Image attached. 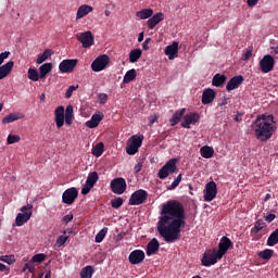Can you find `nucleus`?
Listing matches in <instances>:
<instances>
[{"instance_id":"nucleus-1","label":"nucleus","mask_w":278,"mask_h":278,"mask_svg":"<svg viewBox=\"0 0 278 278\" xmlns=\"http://www.w3.org/2000/svg\"><path fill=\"white\" fill-rule=\"evenodd\" d=\"M184 227H186V208L184 204L176 200L164 203L157 223L160 236L163 237L167 244H173V242L179 240L181 228Z\"/></svg>"},{"instance_id":"nucleus-2","label":"nucleus","mask_w":278,"mask_h":278,"mask_svg":"<svg viewBox=\"0 0 278 278\" xmlns=\"http://www.w3.org/2000/svg\"><path fill=\"white\" fill-rule=\"evenodd\" d=\"M252 129L261 142H266V140H270L273 138V134H275V116L273 114L269 115H260L252 124Z\"/></svg>"},{"instance_id":"nucleus-3","label":"nucleus","mask_w":278,"mask_h":278,"mask_svg":"<svg viewBox=\"0 0 278 278\" xmlns=\"http://www.w3.org/2000/svg\"><path fill=\"white\" fill-rule=\"evenodd\" d=\"M54 116H55V123L58 129L64 127V118L66 125H73V105H67L65 109V114H64V106H59L54 111Z\"/></svg>"},{"instance_id":"nucleus-4","label":"nucleus","mask_w":278,"mask_h":278,"mask_svg":"<svg viewBox=\"0 0 278 278\" xmlns=\"http://www.w3.org/2000/svg\"><path fill=\"white\" fill-rule=\"evenodd\" d=\"M34 205L33 204H26L21 207L20 212L15 217V225L16 227H23L25 223H29L31 215L34 214L33 212Z\"/></svg>"},{"instance_id":"nucleus-5","label":"nucleus","mask_w":278,"mask_h":278,"mask_svg":"<svg viewBox=\"0 0 278 278\" xmlns=\"http://www.w3.org/2000/svg\"><path fill=\"white\" fill-rule=\"evenodd\" d=\"M147 199H149V192L144 189H139L130 195L128 204L142 205V203H147Z\"/></svg>"},{"instance_id":"nucleus-6","label":"nucleus","mask_w":278,"mask_h":278,"mask_svg":"<svg viewBox=\"0 0 278 278\" xmlns=\"http://www.w3.org/2000/svg\"><path fill=\"white\" fill-rule=\"evenodd\" d=\"M177 170V159H170L157 173L160 179H166L168 175Z\"/></svg>"},{"instance_id":"nucleus-7","label":"nucleus","mask_w":278,"mask_h":278,"mask_svg":"<svg viewBox=\"0 0 278 278\" xmlns=\"http://www.w3.org/2000/svg\"><path fill=\"white\" fill-rule=\"evenodd\" d=\"M108 64H110V56L102 54L91 63V71H93V73H101V71H105Z\"/></svg>"},{"instance_id":"nucleus-8","label":"nucleus","mask_w":278,"mask_h":278,"mask_svg":"<svg viewBox=\"0 0 278 278\" xmlns=\"http://www.w3.org/2000/svg\"><path fill=\"white\" fill-rule=\"evenodd\" d=\"M77 197H79L77 188H68L62 194V202L65 203V205H73Z\"/></svg>"},{"instance_id":"nucleus-9","label":"nucleus","mask_w":278,"mask_h":278,"mask_svg":"<svg viewBox=\"0 0 278 278\" xmlns=\"http://www.w3.org/2000/svg\"><path fill=\"white\" fill-rule=\"evenodd\" d=\"M111 190L114 194H125L127 181L125 178H115L111 181Z\"/></svg>"},{"instance_id":"nucleus-10","label":"nucleus","mask_w":278,"mask_h":278,"mask_svg":"<svg viewBox=\"0 0 278 278\" xmlns=\"http://www.w3.org/2000/svg\"><path fill=\"white\" fill-rule=\"evenodd\" d=\"M204 194V201L211 202L216 199V194H218V188L216 187V184L214 181H210L205 185V189L203 191Z\"/></svg>"},{"instance_id":"nucleus-11","label":"nucleus","mask_w":278,"mask_h":278,"mask_svg":"<svg viewBox=\"0 0 278 278\" xmlns=\"http://www.w3.org/2000/svg\"><path fill=\"white\" fill-rule=\"evenodd\" d=\"M76 39L78 42H81L84 49H88V47H92L94 45V37L90 30L77 34Z\"/></svg>"},{"instance_id":"nucleus-12","label":"nucleus","mask_w":278,"mask_h":278,"mask_svg":"<svg viewBox=\"0 0 278 278\" xmlns=\"http://www.w3.org/2000/svg\"><path fill=\"white\" fill-rule=\"evenodd\" d=\"M275 68V58L270 54H266L260 61V70L262 73H270Z\"/></svg>"},{"instance_id":"nucleus-13","label":"nucleus","mask_w":278,"mask_h":278,"mask_svg":"<svg viewBox=\"0 0 278 278\" xmlns=\"http://www.w3.org/2000/svg\"><path fill=\"white\" fill-rule=\"evenodd\" d=\"M231 239L227 237H223L218 243V250H215L217 252L218 260H223V256L229 251V248L232 247Z\"/></svg>"},{"instance_id":"nucleus-14","label":"nucleus","mask_w":278,"mask_h":278,"mask_svg":"<svg viewBox=\"0 0 278 278\" xmlns=\"http://www.w3.org/2000/svg\"><path fill=\"white\" fill-rule=\"evenodd\" d=\"M218 252L216 250L204 253L202 257V266H214L218 262Z\"/></svg>"},{"instance_id":"nucleus-15","label":"nucleus","mask_w":278,"mask_h":278,"mask_svg":"<svg viewBox=\"0 0 278 278\" xmlns=\"http://www.w3.org/2000/svg\"><path fill=\"white\" fill-rule=\"evenodd\" d=\"M200 118L201 115H199V113L187 114L184 116L181 127H184L185 129H190V126L199 123Z\"/></svg>"},{"instance_id":"nucleus-16","label":"nucleus","mask_w":278,"mask_h":278,"mask_svg":"<svg viewBox=\"0 0 278 278\" xmlns=\"http://www.w3.org/2000/svg\"><path fill=\"white\" fill-rule=\"evenodd\" d=\"M77 59L63 60L59 65V70L62 73H73V71H75V66H77Z\"/></svg>"},{"instance_id":"nucleus-17","label":"nucleus","mask_w":278,"mask_h":278,"mask_svg":"<svg viewBox=\"0 0 278 278\" xmlns=\"http://www.w3.org/2000/svg\"><path fill=\"white\" fill-rule=\"evenodd\" d=\"M244 81V77L242 75L233 76L226 85V90L231 92V90H236L240 88Z\"/></svg>"},{"instance_id":"nucleus-18","label":"nucleus","mask_w":278,"mask_h":278,"mask_svg":"<svg viewBox=\"0 0 278 278\" xmlns=\"http://www.w3.org/2000/svg\"><path fill=\"white\" fill-rule=\"evenodd\" d=\"M164 52L168 60H175V58L179 55V42L174 41L172 45L165 48Z\"/></svg>"},{"instance_id":"nucleus-19","label":"nucleus","mask_w":278,"mask_h":278,"mask_svg":"<svg viewBox=\"0 0 278 278\" xmlns=\"http://www.w3.org/2000/svg\"><path fill=\"white\" fill-rule=\"evenodd\" d=\"M128 261L132 265L140 264L141 262H144V251L134 250L132 252H130V254L128 256Z\"/></svg>"},{"instance_id":"nucleus-20","label":"nucleus","mask_w":278,"mask_h":278,"mask_svg":"<svg viewBox=\"0 0 278 278\" xmlns=\"http://www.w3.org/2000/svg\"><path fill=\"white\" fill-rule=\"evenodd\" d=\"M216 99V91L212 88L204 89L202 93V104L203 105H210V103H213Z\"/></svg>"},{"instance_id":"nucleus-21","label":"nucleus","mask_w":278,"mask_h":278,"mask_svg":"<svg viewBox=\"0 0 278 278\" xmlns=\"http://www.w3.org/2000/svg\"><path fill=\"white\" fill-rule=\"evenodd\" d=\"M102 121H103V114L96 113L91 116L90 121L86 122V127H88L89 129H94L99 127V123H101Z\"/></svg>"},{"instance_id":"nucleus-22","label":"nucleus","mask_w":278,"mask_h":278,"mask_svg":"<svg viewBox=\"0 0 278 278\" xmlns=\"http://www.w3.org/2000/svg\"><path fill=\"white\" fill-rule=\"evenodd\" d=\"M160 251V241L156 238H153L147 245L146 253L147 255H155Z\"/></svg>"},{"instance_id":"nucleus-23","label":"nucleus","mask_w":278,"mask_h":278,"mask_svg":"<svg viewBox=\"0 0 278 278\" xmlns=\"http://www.w3.org/2000/svg\"><path fill=\"white\" fill-rule=\"evenodd\" d=\"M164 21V13L159 12L148 20L149 29H155L156 25H160Z\"/></svg>"},{"instance_id":"nucleus-24","label":"nucleus","mask_w":278,"mask_h":278,"mask_svg":"<svg viewBox=\"0 0 278 278\" xmlns=\"http://www.w3.org/2000/svg\"><path fill=\"white\" fill-rule=\"evenodd\" d=\"M93 10L94 9L88 4L80 5L76 13V21L84 18V16H88V14H90V12H92Z\"/></svg>"},{"instance_id":"nucleus-25","label":"nucleus","mask_w":278,"mask_h":278,"mask_svg":"<svg viewBox=\"0 0 278 278\" xmlns=\"http://www.w3.org/2000/svg\"><path fill=\"white\" fill-rule=\"evenodd\" d=\"M12 68H14V61H9L4 65H0V79H5V76L12 73Z\"/></svg>"},{"instance_id":"nucleus-26","label":"nucleus","mask_w":278,"mask_h":278,"mask_svg":"<svg viewBox=\"0 0 278 278\" xmlns=\"http://www.w3.org/2000/svg\"><path fill=\"white\" fill-rule=\"evenodd\" d=\"M20 118H25V115L23 113H11L2 119V125H10V123L20 121Z\"/></svg>"},{"instance_id":"nucleus-27","label":"nucleus","mask_w":278,"mask_h":278,"mask_svg":"<svg viewBox=\"0 0 278 278\" xmlns=\"http://www.w3.org/2000/svg\"><path fill=\"white\" fill-rule=\"evenodd\" d=\"M184 114H186V109H181L175 112V114L169 119L172 127H175V125H178L181 118H184Z\"/></svg>"},{"instance_id":"nucleus-28","label":"nucleus","mask_w":278,"mask_h":278,"mask_svg":"<svg viewBox=\"0 0 278 278\" xmlns=\"http://www.w3.org/2000/svg\"><path fill=\"white\" fill-rule=\"evenodd\" d=\"M53 70L52 63H45L39 67V77L40 79H45L49 73Z\"/></svg>"},{"instance_id":"nucleus-29","label":"nucleus","mask_w":278,"mask_h":278,"mask_svg":"<svg viewBox=\"0 0 278 278\" xmlns=\"http://www.w3.org/2000/svg\"><path fill=\"white\" fill-rule=\"evenodd\" d=\"M53 55V51L51 49H46L42 53L37 55L36 63L37 64H42V62H47L49 58Z\"/></svg>"},{"instance_id":"nucleus-30","label":"nucleus","mask_w":278,"mask_h":278,"mask_svg":"<svg viewBox=\"0 0 278 278\" xmlns=\"http://www.w3.org/2000/svg\"><path fill=\"white\" fill-rule=\"evenodd\" d=\"M142 58V50L141 49H132L129 52V63L136 64Z\"/></svg>"},{"instance_id":"nucleus-31","label":"nucleus","mask_w":278,"mask_h":278,"mask_svg":"<svg viewBox=\"0 0 278 278\" xmlns=\"http://www.w3.org/2000/svg\"><path fill=\"white\" fill-rule=\"evenodd\" d=\"M137 18L141 21H147V18H151L153 16V9H143L136 13Z\"/></svg>"},{"instance_id":"nucleus-32","label":"nucleus","mask_w":278,"mask_h":278,"mask_svg":"<svg viewBox=\"0 0 278 278\" xmlns=\"http://www.w3.org/2000/svg\"><path fill=\"white\" fill-rule=\"evenodd\" d=\"M200 154L205 159L210 160V157L214 156V148L210 146H204L200 149Z\"/></svg>"},{"instance_id":"nucleus-33","label":"nucleus","mask_w":278,"mask_h":278,"mask_svg":"<svg viewBox=\"0 0 278 278\" xmlns=\"http://www.w3.org/2000/svg\"><path fill=\"white\" fill-rule=\"evenodd\" d=\"M225 81H227V77L225 75L216 74L213 77L212 85L215 86V88H220Z\"/></svg>"},{"instance_id":"nucleus-34","label":"nucleus","mask_w":278,"mask_h":278,"mask_svg":"<svg viewBox=\"0 0 278 278\" xmlns=\"http://www.w3.org/2000/svg\"><path fill=\"white\" fill-rule=\"evenodd\" d=\"M104 149L105 146L103 144V142H99L92 148L91 153L92 155H94V157H101L103 155Z\"/></svg>"},{"instance_id":"nucleus-35","label":"nucleus","mask_w":278,"mask_h":278,"mask_svg":"<svg viewBox=\"0 0 278 278\" xmlns=\"http://www.w3.org/2000/svg\"><path fill=\"white\" fill-rule=\"evenodd\" d=\"M92 275H94V267L92 266H86L80 270V278H92Z\"/></svg>"},{"instance_id":"nucleus-36","label":"nucleus","mask_w":278,"mask_h":278,"mask_svg":"<svg viewBox=\"0 0 278 278\" xmlns=\"http://www.w3.org/2000/svg\"><path fill=\"white\" fill-rule=\"evenodd\" d=\"M276 244H278V228L267 239V247H275Z\"/></svg>"},{"instance_id":"nucleus-37","label":"nucleus","mask_w":278,"mask_h":278,"mask_svg":"<svg viewBox=\"0 0 278 278\" xmlns=\"http://www.w3.org/2000/svg\"><path fill=\"white\" fill-rule=\"evenodd\" d=\"M137 74H136V70H129L128 72H126L124 79H123V84H130V81H134V79H136Z\"/></svg>"},{"instance_id":"nucleus-38","label":"nucleus","mask_w":278,"mask_h":278,"mask_svg":"<svg viewBox=\"0 0 278 278\" xmlns=\"http://www.w3.org/2000/svg\"><path fill=\"white\" fill-rule=\"evenodd\" d=\"M99 181V174L97 172L89 173L86 184H89V186H93Z\"/></svg>"},{"instance_id":"nucleus-39","label":"nucleus","mask_w":278,"mask_h":278,"mask_svg":"<svg viewBox=\"0 0 278 278\" xmlns=\"http://www.w3.org/2000/svg\"><path fill=\"white\" fill-rule=\"evenodd\" d=\"M273 253H275V251L270 250V249H265L263 251H260L257 253V256L261 257V260H270V257H273Z\"/></svg>"},{"instance_id":"nucleus-40","label":"nucleus","mask_w":278,"mask_h":278,"mask_svg":"<svg viewBox=\"0 0 278 278\" xmlns=\"http://www.w3.org/2000/svg\"><path fill=\"white\" fill-rule=\"evenodd\" d=\"M45 260H47V254H45V253H39V254H35V255L31 257L30 262H31L33 264H42V262H45Z\"/></svg>"},{"instance_id":"nucleus-41","label":"nucleus","mask_w":278,"mask_h":278,"mask_svg":"<svg viewBox=\"0 0 278 278\" xmlns=\"http://www.w3.org/2000/svg\"><path fill=\"white\" fill-rule=\"evenodd\" d=\"M264 227H266V223L264 222V219L256 220L253 227L254 233H260V231L263 230Z\"/></svg>"},{"instance_id":"nucleus-42","label":"nucleus","mask_w":278,"mask_h":278,"mask_svg":"<svg viewBox=\"0 0 278 278\" xmlns=\"http://www.w3.org/2000/svg\"><path fill=\"white\" fill-rule=\"evenodd\" d=\"M0 262H4V264L12 266V264L16 262V257H14V255H2L0 256Z\"/></svg>"},{"instance_id":"nucleus-43","label":"nucleus","mask_w":278,"mask_h":278,"mask_svg":"<svg viewBox=\"0 0 278 278\" xmlns=\"http://www.w3.org/2000/svg\"><path fill=\"white\" fill-rule=\"evenodd\" d=\"M28 79H30L31 81H38V79H40V75H38V70L29 68L28 70Z\"/></svg>"},{"instance_id":"nucleus-44","label":"nucleus","mask_w":278,"mask_h":278,"mask_svg":"<svg viewBox=\"0 0 278 278\" xmlns=\"http://www.w3.org/2000/svg\"><path fill=\"white\" fill-rule=\"evenodd\" d=\"M105 236H108V228H103L98 232V235L96 236V242H98V244L103 242Z\"/></svg>"},{"instance_id":"nucleus-45","label":"nucleus","mask_w":278,"mask_h":278,"mask_svg":"<svg viewBox=\"0 0 278 278\" xmlns=\"http://www.w3.org/2000/svg\"><path fill=\"white\" fill-rule=\"evenodd\" d=\"M144 137H139V136H132L131 137V141L130 144H132L134 147H137L138 149L140 147H142V140Z\"/></svg>"},{"instance_id":"nucleus-46","label":"nucleus","mask_w":278,"mask_h":278,"mask_svg":"<svg viewBox=\"0 0 278 278\" xmlns=\"http://www.w3.org/2000/svg\"><path fill=\"white\" fill-rule=\"evenodd\" d=\"M7 142L8 144H16V142H21V137L18 135H9Z\"/></svg>"},{"instance_id":"nucleus-47","label":"nucleus","mask_w":278,"mask_h":278,"mask_svg":"<svg viewBox=\"0 0 278 278\" xmlns=\"http://www.w3.org/2000/svg\"><path fill=\"white\" fill-rule=\"evenodd\" d=\"M64 235H61L56 239V247H64L66 244V240H68V236H66V231L63 232Z\"/></svg>"},{"instance_id":"nucleus-48","label":"nucleus","mask_w":278,"mask_h":278,"mask_svg":"<svg viewBox=\"0 0 278 278\" xmlns=\"http://www.w3.org/2000/svg\"><path fill=\"white\" fill-rule=\"evenodd\" d=\"M123 198H116L111 201V206L114 207V210H118L123 205Z\"/></svg>"},{"instance_id":"nucleus-49","label":"nucleus","mask_w":278,"mask_h":278,"mask_svg":"<svg viewBox=\"0 0 278 278\" xmlns=\"http://www.w3.org/2000/svg\"><path fill=\"white\" fill-rule=\"evenodd\" d=\"M77 88H79V85L77 86H70L65 92V99H71L73 97V92H75V90H77Z\"/></svg>"},{"instance_id":"nucleus-50","label":"nucleus","mask_w":278,"mask_h":278,"mask_svg":"<svg viewBox=\"0 0 278 278\" xmlns=\"http://www.w3.org/2000/svg\"><path fill=\"white\" fill-rule=\"evenodd\" d=\"M108 99H109L108 93L98 94V103H100V105H105V103H108Z\"/></svg>"},{"instance_id":"nucleus-51","label":"nucleus","mask_w":278,"mask_h":278,"mask_svg":"<svg viewBox=\"0 0 278 278\" xmlns=\"http://www.w3.org/2000/svg\"><path fill=\"white\" fill-rule=\"evenodd\" d=\"M138 147L132 146V143H130L127 148H126V153L128 155H136L137 151H138Z\"/></svg>"},{"instance_id":"nucleus-52","label":"nucleus","mask_w":278,"mask_h":278,"mask_svg":"<svg viewBox=\"0 0 278 278\" xmlns=\"http://www.w3.org/2000/svg\"><path fill=\"white\" fill-rule=\"evenodd\" d=\"M179 184H181V174H179L177 176V178L172 182V185L167 189L175 190V188H177V186H179Z\"/></svg>"},{"instance_id":"nucleus-53","label":"nucleus","mask_w":278,"mask_h":278,"mask_svg":"<svg viewBox=\"0 0 278 278\" xmlns=\"http://www.w3.org/2000/svg\"><path fill=\"white\" fill-rule=\"evenodd\" d=\"M253 55V49H248L245 53L242 55L243 62H247L248 60H251V56Z\"/></svg>"},{"instance_id":"nucleus-54","label":"nucleus","mask_w":278,"mask_h":278,"mask_svg":"<svg viewBox=\"0 0 278 278\" xmlns=\"http://www.w3.org/2000/svg\"><path fill=\"white\" fill-rule=\"evenodd\" d=\"M10 55H11L10 51H4L0 53V66L1 64H3V62H5V60H8V58H10Z\"/></svg>"},{"instance_id":"nucleus-55","label":"nucleus","mask_w":278,"mask_h":278,"mask_svg":"<svg viewBox=\"0 0 278 278\" xmlns=\"http://www.w3.org/2000/svg\"><path fill=\"white\" fill-rule=\"evenodd\" d=\"M92 188H94L92 185H89L88 182H86L81 189V194H88L90 190H92Z\"/></svg>"},{"instance_id":"nucleus-56","label":"nucleus","mask_w":278,"mask_h":278,"mask_svg":"<svg viewBox=\"0 0 278 278\" xmlns=\"http://www.w3.org/2000/svg\"><path fill=\"white\" fill-rule=\"evenodd\" d=\"M227 101H229V98H227V96L222 97V99L218 102V106L223 108V106L227 105Z\"/></svg>"},{"instance_id":"nucleus-57","label":"nucleus","mask_w":278,"mask_h":278,"mask_svg":"<svg viewBox=\"0 0 278 278\" xmlns=\"http://www.w3.org/2000/svg\"><path fill=\"white\" fill-rule=\"evenodd\" d=\"M71 220H73V214L72 213L65 215L62 219V222L65 223V225H68V223H71Z\"/></svg>"},{"instance_id":"nucleus-58","label":"nucleus","mask_w":278,"mask_h":278,"mask_svg":"<svg viewBox=\"0 0 278 278\" xmlns=\"http://www.w3.org/2000/svg\"><path fill=\"white\" fill-rule=\"evenodd\" d=\"M0 273H5V275H10V267L3 265V263H0Z\"/></svg>"},{"instance_id":"nucleus-59","label":"nucleus","mask_w":278,"mask_h":278,"mask_svg":"<svg viewBox=\"0 0 278 278\" xmlns=\"http://www.w3.org/2000/svg\"><path fill=\"white\" fill-rule=\"evenodd\" d=\"M275 218H277V216L273 213H269L265 216V220H267V223H273Z\"/></svg>"},{"instance_id":"nucleus-60","label":"nucleus","mask_w":278,"mask_h":278,"mask_svg":"<svg viewBox=\"0 0 278 278\" xmlns=\"http://www.w3.org/2000/svg\"><path fill=\"white\" fill-rule=\"evenodd\" d=\"M149 42H151V38H147V39L144 40V42L142 43V49H143V51H149V49H150Z\"/></svg>"},{"instance_id":"nucleus-61","label":"nucleus","mask_w":278,"mask_h":278,"mask_svg":"<svg viewBox=\"0 0 278 278\" xmlns=\"http://www.w3.org/2000/svg\"><path fill=\"white\" fill-rule=\"evenodd\" d=\"M135 173H140L142 170V161L138 162L134 167Z\"/></svg>"},{"instance_id":"nucleus-62","label":"nucleus","mask_w":278,"mask_h":278,"mask_svg":"<svg viewBox=\"0 0 278 278\" xmlns=\"http://www.w3.org/2000/svg\"><path fill=\"white\" fill-rule=\"evenodd\" d=\"M260 0H248L249 8H255V4L258 3Z\"/></svg>"},{"instance_id":"nucleus-63","label":"nucleus","mask_w":278,"mask_h":278,"mask_svg":"<svg viewBox=\"0 0 278 278\" xmlns=\"http://www.w3.org/2000/svg\"><path fill=\"white\" fill-rule=\"evenodd\" d=\"M144 40V33H140L138 37V42H142Z\"/></svg>"},{"instance_id":"nucleus-64","label":"nucleus","mask_w":278,"mask_h":278,"mask_svg":"<svg viewBox=\"0 0 278 278\" xmlns=\"http://www.w3.org/2000/svg\"><path fill=\"white\" fill-rule=\"evenodd\" d=\"M45 278H51V271L46 273Z\"/></svg>"}]
</instances>
